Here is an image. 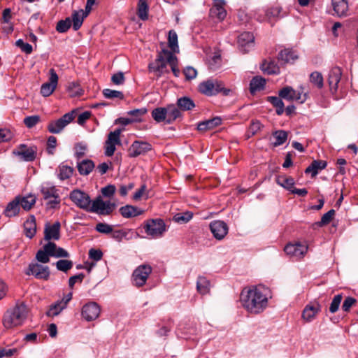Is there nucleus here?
Masks as SVG:
<instances>
[{
	"label": "nucleus",
	"mask_w": 358,
	"mask_h": 358,
	"mask_svg": "<svg viewBox=\"0 0 358 358\" xmlns=\"http://www.w3.org/2000/svg\"><path fill=\"white\" fill-rule=\"evenodd\" d=\"M167 52L172 53L168 50H162L158 53L156 59L148 65L149 71L155 73L158 78L161 77L164 73H169L167 69V64H169L167 59L169 55L166 54Z\"/></svg>",
	"instance_id": "6"
},
{
	"label": "nucleus",
	"mask_w": 358,
	"mask_h": 358,
	"mask_svg": "<svg viewBox=\"0 0 358 358\" xmlns=\"http://www.w3.org/2000/svg\"><path fill=\"white\" fill-rule=\"evenodd\" d=\"M20 210L19 197H16L13 201L8 203L4 214L6 216L11 217L18 214Z\"/></svg>",
	"instance_id": "32"
},
{
	"label": "nucleus",
	"mask_w": 358,
	"mask_h": 358,
	"mask_svg": "<svg viewBox=\"0 0 358 358\" xmlns=\"http://www.w3.org/2000/svg\"><path fill=\"white\" fill-rule=\"evenodd\" d=\"M341 76V69L338 66H334L329 71L328 75V83L331 93L334 94L337 92Z\"/></svg>",
	"instance_id": "22"
},
{
	"label": "nucleus",
	"mask_w": 358,
	"mask_h": 358,
	"mask_svg": "<svg viewBox=\"0 0 358 358\" xmlns=\"http://www.w3.org/2000/svg\"><path fill=\"white\" fill-rule=\"evenodd\" d=\"M95 229L103 234H109L113 232V226L103 222H99L95 227Z\"/></svg>",
	"instance_id": "57"
},
{
	"label": "nucleus",
	"mask_w": 358,
	"mask_h": 358,
	"mask_svg": "<svg viewBox=\"0 0 358 358\" xmlns=\"http://www.w3.org/2000/svg\"><path fill=\"white\" fill-rule=\"evenodd\" d=\"M196 289L201 294L204 295L210 291V281L203 276H199L196 281Z\"/></svg>",
	"instance_id": "40"
},
{
	"label": "nucleus",
	"mask_w": 358,
	"mask_h": 358,
	"mask_svg": "<svg viewBox=\"0 0 358 358\" xmlns=\"http://www.w3.org/2000/svg\"><path fill=\"white\" fill-rule=\"evenodd\" d=\"M193 217V213L190 211H186L184 213H177L173 216V221L177 223H187Z\"/></svg>",
	"instance_id": "49"
},
{
	"label": "nucleus",
	"mask_w": 358,
	"mask_h": 358,
	"mask_svg": "<svg viewBox=\"0 0 358 358\" xmlns=\"http://www.w3.org/2000/svg\"><path fill=\"white\" fill-rule=\"evenodd\" d=\"M199 91L208 96H215L222 93L224 96H229L232 90L224 87L222 81L217 79H208L201 82L198 87Z\"/></svg>",
	"instance_id": "3"
},
{
	"label": "nucleus",
	"mask_w": 358,
	"mask_h": 358,
	"mask_svg": "<svg viewBox=\"0 0 358 358\" xmlns=\"http://www.w3.org/2000/svg\"><path fill=\"white\" fill-rule=\"evenodd\" d=\"M210 229L213 236L217 240L223 239L228 233V226L221 220H215L210 224Z\"/></svg>",
	"instance_id": "20"
},
{
	"label": "nucleus",
	"mask_w": 358,
	"mask_h": 358,
	"mask_svg": "<svg viewBox=\"0 0 358 358\" xmlns=\"http://www.w3.org/2000/svg\"><path fill=\"white\" fill-rule=\"evenodd\" d=\"M262 70L268 75H277L280 73V68L275 61H265L262 64Z\"/></svg>",
	"instance_id": "35"
},
{
	"label": "nucleus",
	"mask_w": 358,
	"mask_h": 358,
	"mask_svg": "<svg viewBox=\"0 0 358 358\" xmlns=\"http://www.w3.org/2000/svg\"><path fill=\"white\" fill-rule=\"evenodd\" d=\"M40 116L31 115L27 116L24 119V123L28 128H32L40 122Z\"/></svg>",
	"instance_id": "59"
},
{
	"label": "nucleus",
	"mask_w": 358,
	"mask_h": 358,
	"mask_svg": "<svg viewBox=\"0 0 358 358\" xmlns=\"http://www.w3.org/2000/svg\"><path fill=\"white\" fill-rule=\"evenodd\" d=\"M277 183L284 188L291 191L293 189L294 180L291 177H278L277 179Z\"/></svg>",
	"instance_id": "51"
},
{
	"label": "nucleus",
	"mask_w": 358,
	"mask_h": 358,
	"mask_svg": "<svg viewBox=\"0 0 358 358\" xmlns=\"http://www.w3.org/2000/svg\"><path fill=\"white\" fill-rule=\"evenodd\" d=\"M255 36L252 33L245 31L241 34L238 37V43L239 49L243 53L249 51V48L253 46Z\"/></svg>",
	"instance_id": "21"
},
{
	"label": "nucleus",
	"mask_w": 358,
	"mask_h": 358,
	"mask_svg": "<svg viewBox=\"0 0 358 358\" xmlns=\"http://www.w3.org/2000/svg\"><path fill=\"white\" fill-rule=\"evenodd\" d=\"M89 257L96 262L101 260L103 257V252L99 249L91 248L89 250Z\"/></svg>",
	"instance_id": "63"
},
{
	"label": "nucleus",
	"mask_w": 358,
	"mask_h": 358,
	"mask_svg": "<svg viewBox=\"0 0 358 358\" xmlns=\"http://www.w3.org/2000/svg\"><path fill=\"white\" fill-rule=\"evenodd\" d=\"M269 290L264 286L244 288L241 293L243 307L251 314H259L268 306Z\"/></svg>",
	"instance_id": "1"
},
{
	"label": "nucleus",
	"mask_w": 358,
	"mask_h": 358,
	"mask_svg": "<svg viewBox=\"0 0 358 358\" xmlns=\"http://www.w3.org/2000/svg\"><path fill=\"white\" fill-rule=\"evenodd\" d=\"M183 73L185 76L186 80H190L194 79L197 76L196 70L192 66H187L183 70Z\"/></svg>",
	"instance_id": "61"
},
{
	"label": "nucleus",
	"mask_w": 358,
	"mask_h": 358,
	"mask_svg": "<svg viewBox=\"0 0 358 358\" xmlns=\"http://www.w3.org/2000/svg\"><path fill=\"white\" fill-rule=\"evenodd\" d=\"M115 207V203L110 201H104L101 196L96 197L92 201L88 212L95 213L99 215H110Z\"/></svg>",
	"instance_id": "10"
},
{
	"label": "nucleus",
	"mask_w": 358,
	"mask_h": 358,
	"mask_svg": "<svg viewBox=\"0 0 358 358\" xmlns=\"http://www.w3.org/2000/svg\"><path fill=\"white\" fill-rule=\"evenodd\" d=\"M57 270L66 273L73 267V262L68 259H60L56 262Z\"/></svg>",
	"instance_id": "53"
},
{
	"label": "nucleus",
	"mask_w": 358,
	"mask_h": 358,
	"mask_svg": "<svg viewBox=\"0 0 358 358\" xmlns=\"http://www.w3.org/2000/svg\"><path fill=\"white\" fill-rule=\"evenodd\" d=\"M167 114V124H171L178 118L182 116V113L177 106L173 104L168 105L166 107Z\"/></svg>",
	"instance_id": "31"
},
{
	"label": "nucleus",
	"mask_w": 358,
	"mask_h": 358,
	"mask_svg": "<svg viewBox=\"0 0 358 358\" xmlns=\"http://www.w3.org/2000/svg\"><path fill=\"white\" fill-rule=\"evenodd\" d=\"M332 6L334 8V10L337 16L344 17L348 15V0H332Z\"/></svg>",
	"instance_id": "26"
},
{
	"label": "nucleus",
	"mask_w": 358,
	"mask_h": 358,
	"mask_svg": "<svg viewBox=\"0 0 358 358\" xmlns=\"http://www.w3.org/2000/svg\"><path fill=\"white\" fill-rule=\"evenodd\" d=\"M100 314V308L95 302L85 304L82 308V316L87 321H92L96 319Z\"/></svg>",
	"instance_id": "19"
},
{
	"label": "nucleus",
	"mask_w": 358,
	"mask_h": 358,
	"mask_svg": "<svg viewBox=\"0 0 358 358\" xmlns=\"http://www.w3.org/2000/svg\"><path fill=\"white\" fill-rule=\"evenodd\" d=\"M58 177L60 180H64L71 178L73 173V169L71 166L61 164L58 167Z\"/></svg>",
	"instance_id": "42"
},
{
	"label": "nucleus",
	"mask_w": 358,
	"mask_h": 358,
	"mask_svg": "<svg viewBox=\"0 0 358 358\" xmlns=\"http://www.w3.org/2000/svg\"><path fill=\"white\" fill-rule=\"evenodd\" d=\"M15 45L17 48H20L22 52H23L26 54H31L33 51L32 46L30 44L24 42V41L22 39H18L15 42Z\"/></svg>",
	"instance_id": "58"
},
{
	"label": "nucleus",
	"mask_w": 358,
	"mask_h": 358,
	"mask_svg": "<svg viewBox=\"0 0 358 358\" xmlns=\"http://www.w3.org/2000/svg\"><path fill=\"white\" fill-rule=\"evenodd\" d=\"M319 303H309L306 306L302 312V318L307 322H311L320 311Z\"/></svg>",
	"instance_id": "25"
},
{
	"label": "nucleus",
	"mask_w": 358,
	"mask_h": 358,
	"mask_svg": "<svg viewBox=\"0 0 358 358\" xmlns=\"http://www.w3.org/2000/svg\"><path fill=\"white\" fill-rule=\"evenodd\" d=\"M49 80L43 83L41 87V94L43 96H49L52 94L57 87L58 83V76L54 69H50L49 71Z\"/></svg>",
	"instance_id": "17"
},
{
	"label": "nucleus",
	"mask_w": 358,
	"mask_h": 358,
	"mask_svg": "<svg viewBox=\"0 0 358 358\" xmlns=\"http://www.w3.org/2000/svg\"><path fill=\"white\" fill-rule=\"evenodd\" d=\"M342 298L343 297L341 294H337L334 297L329 307V311L331 313H334L338 310L339 306L342 301Z\"/></svg>",
	"instance_id": "60"
},
{
	"label": "nucleus",
	"mask_w": 358,
	"mask_h": 358,
	"mask_svg": "<svg viewBox=\"0 0 358 358\" xmlns=\"http://www.w3.org/2000/svg\"><path fill=\"white\" fill-rule=\"evenodd\" d=\"M52 257L56 258L69 257V253L64 248L59 247L58 248L55 244V247L52 252Z\"/></svg>",
	"instance_id": "62"
},
{
	"label": "nucleus",
	"mask_w": 358,
	"mask_h": 358,
	"mask_svg": "<svg viewBox=\"0 0 358 358\" xmlns=\"http://www.w3.org/2000/svg\"><path fill=\"white\" fill-rule=\"evenodd\" d=\"M20 205L25 210H30L35 204L36 198L34 195H28L22 198L19 197Z\"/></svg>",
	"instance_id": "43"
},
{
	"label": "nucleus",
	"mask_w": 358,
	"mask_h": 358,
	"mask_svg": "<svg viewBox=\"0 0 358 358\" xmlns=\"http://www.w3.org/2000/svg\"><path fill=\"white\" fill-rule=\"evenodd\" d=\"M77 168L80 175L87 176L94 169V163L90 159H84L78 163Z\"/></svg>",
	"instance_id": "33"
},
{
	"label": "nucleus",
	"mask_w": 358,
	"mask_h": 358,
	"mask_svg": "<svg viewBox=\"0 0 358 358\" xmlns=\"http://www.w3.org/2000/svg\"><path fill=\"white\" fill-rule=\"evenodd\" d=\"M152 117L157 122L164 121L167 124L166 107H159L152 111Z\"/></svg>",
	"instance_id": "41"
},
{
	"label": "nucleus",
	"mask_w": 358,
	"mask_h": 358,
	"mask_svg": "<svg viewBox=\"0 0 358 358\" xmlns=\"http://www.w3.org/2000/svg\"><path fill=\"white\" fill-rule=\"evenodd\" d=\"M42 199L46 201L45 206L48 209L59 208L61 199L59 189L55 186L50 184H43L40 188Z\"/></svg>",
	"instance_id": "4"
},
{
	"label": "nucleus",
	"mask_w": 358,
	"mask_h": 358,
	"mask_svg": "<svg viewBox=\"0 0 358 358\" xmlns=\"http://www.w3.org/2000/svg\"><path fill=\"white\" fill-rule=\"evenodd\" d=\"M61 224L55 222L52 224H46L44 229V238L46 241H57L60 238Z\"/></svg>",
	"instance_id": "24"
},
{
	"label": "nucleus",
	"mask_w": 358,
	"mask_h": 358,
	"mask_svg": "<svg viewBox=\"0 0 358 358\" xmlns=\"http://www.w3.org/2000/svg\"><path fill=\"white\" fill-rule=\"evenodd\" d=\"M26 274L33 275L37 279L48 280L50 276V270L48 266H43L38 263H31Z\"/></svg>",
	"instance_id": "18"
},
{
	"label": "nucleus",
	"mask_w": 358,
	"mask_h": 358,
	"mask_svg": "<svg viewBox=\"0 0 358 358\" xmlns=\"http://www.w3.org/2000/svg\"><path fill=\"white\" fill-rule=\"evenodd\" d=\"M266 15L270 20H278L282 17L284 14L282 13L281 8L279 6H274L266 10Z\"/></svg>",
	"instance_id": "46"
},
{
	"label": "nucleus",
	"mask_w": 358,
	"mask_h": 358,
	"mask_svg": "<svg viewBox=\"0 0 358 358\" xmlns=\"http://www.w3.org/2000/svg\"><path fill=\"white\" fill-rule=\"evenodd\" d=\"M119 211L121 215L125 218L136 217L141 215L143 213V210L131 205H126L121 207Z\"/></svg>",
	"instance_id": "29"
},
{
	"label": "nucleus",
	"mask_w": 358,
	"mask_h": 358,
	"mask_svg": "<svg viewBox=\"0 0 358 358\" xmlns=\"http://www.w3.org/2000/svg\"><path fill=\"white\" fill-rule=\"evenodd\" d=\"M168 42L169 46L172 51L176 52L178 50V36L173 30H171L169 32Z\"/></svg>",
	"instance_id": "52"
},
{
	"label": "nucleus",
	"mask_w": 358,
	"mask_h": 358,
	"mask_svg": "<svg viewBox=\"0 0 358 358\" xmlns=\"http://www.w3.org/2000/svg\"><path fill=\"white\" fill-rule=\"evenodd\" d=\"M145 108H141L138 109L131 110L127 112V114L133 117L132 120L134 122L140 121L142 116L147 113Z\"/></svg>",
	"instance_id": "55"
},
{
	"label": "nucleus",
	"mask_w": 358,
	"mask_h": 358,
	"mask_svg": "<svg viewBox=\"0 0 358 358\" xmlns=\"http://www.w3.org/2000/svg\"><path fill=\"white\" fill-rule=\"evenodd\" d=\"M273 136L275 139V141L273 142V145L277 147L285 143L287 139V133L283 130H278L273 132Z\"/></svg>",
	"instance_id": "45"
},
{
	"label": "nucleus",
	"mask_w": 358,
	"mask_h": 358,
	"mask_svg": "<svg viewBox=\"0 0 358 358\" xmlns=\"http://www.w3.org/2000/svg\"><path fill=\"white\" fill-rule=\"evenodd\" d=\"M24 233L27 237L31 238H33L36 232V224L35 218L34 217L27 220L24 223Z\"/></svg>",
	"instance_id": "39"
},
{
	"label": "nucleus",
	"mask_w": 358,
	"mask_h": 358,
	"mask_svg": "<svg viewBox=\"0 0 358 358\" xmlns=\"http://www.w3.org/2000/svg\"><path fill=\"white\" fill-rule=\"evenodd\" d=\"M152 145L146 141H135L128 149V156L135 158L140 155H144L152 150Z\"/></svg>",
	"instance_id": "13"
},
{
	"label": "nucleus",
	"mask_w": 358,
	"mask_h": 358,
	"mask_svg": "<svg viewBox=\"0 0 358 358\" xmlns=\"http://www.w3.org/2000/svg\"><path fill=\"white\" fill-rule=\"evenodd\" d=\"M103 94L106 99L117 98L121 100L124 99V94L122 92L111 89H104Z\"/></svg>",
	"instance_id": "54"
},
{
	"label": "nucleus",
	"mask_w": 358,
	"mask_h": 358,
	"mask_svg": "<svg viewBox=\"0 0 358 358\" xmlns=\"http://www.w3.org/2000/svg\"><path fill=\"white\" fill-rule=\"evenodd\" d=\"M266 85V80L261 76H255L250 83V91L251 94H255L263 90Z\"/></svg>",
	"instance_id": "34"
},
{
	"label": "nucleus",
	"mask_w": 358,
	"mask_h": 358,
	"mask_svg": "<svg viewBox=\"0 0 358 358\" xmlns=\"http://www.w3.org/2000/svg\"><path fill=\"white\" fill-rule=\"evenodd\" d=\"M221 56L220 54H214L213 56H210L208 59V64L209 68L215 71L218 69L221 65Z\"/></svg>",
	"instance_id": "50"
},
{
	"label": "nucleus",
	"mask_w": 358,
	"mask_h": 358,
	"mask_svg": "<svg viewBox=\"0 0 358 358\" xmlns=\"http://www.w3.org/2000/svg\"><path fill=\"white\" fill-rule=\"evenodd\" d=\"M334 215H335V210L334 209H331L327 213H324L322 215L321 220L320 222H317L316 224L319 227H322V226L327 225L332 220Z\"/></svg>",
	"instance_id": "56"
},
{
	"label": "nucleus",
	"mask_w": 358,
	"mask_h": 358,
	"mask_svg": "<svg viewBox=\"0 0 358 358\" xmlns=\"http://www.w3.org/2000/svg\"><path fill=\"white\" fill-rule=\"evenodd\" d=\"M226 5L224 0H213V6L209 12L210 17L213 20L224 21L227 15Z\"/></svg>",
	"instance_id": "14"
},
{
	"label": "nucleus",
	"mask_w": 358,
	"mask_h": 358,
	"mask_svg": "<svg viewBox=\"0 0 358 358\" xmlns=\"http://www.w3.org/2000/svg\"><path fill=\"white\" fill-rule=\"evenodd\" d=\"M91 10L87 8L85 10H75L72 13V22H83L85 18L89 15ZM58 22H71L69 17H67L65 20H60Z\"/></svg>",
	"instance_id": "30"
},
{
	"label": "nucleus",
	"mask_w": 358,
	"mask_h": 358,
	"mask_svg": "<svg viewBox=\"0 0 358 358\" xmlns=\"http://www.w3.org/2000/svg\"><path fill=\"white\" fill-rule=\"evenodd\" d=\"M298 58L297 55L292 50L284 49L278 55V59L284 63H292Z\"/></svg>",
	"instance_id": "37"
},
{
	"label": "nucleus",
	"mask_w": 358,
	"mask_h": 358,
	"mask_svg": "<svg viewBox=\"0 0 358 358\" xmlns=\"http://www.w3.org/2000/svg\"><path fill=\"white\" fill-rule=\"evenodd\" d=\"M65 308V303L58 301L50 306L47 315L50 317L57 316Z\"/></svg>",
	"instance_id": "44"
},
{
	"label": "nucleus",
	"mask_w": 358,
	"mask_h": 358,
	"mask_svg": "<svg viewBox=\"0 0 358 358\" xmlns=\"http://www.w3.org/2000/svg\"><path fill=\"white\" fill-rule=\"evenodd\" d=\"M55 247V243L50 241L44 245L42 249L36 252V259L37 261L43 264L48 263L50 262V257H52Z\"/></svg>",
	"instance_id": "23"
},
{
	"label": "nucleus",
	"mask_w": 358,
	"mask_h": 358,
	"mask_svg": "<svg viewBox=\"0 0 358 358\" xmlns=\"http://www.w3.org/2000/svg\"><path fill=\"white\" fill-rule=\"evenodd\" d=\"M327 165V162L323 160H314L313 162L306 169V173H311L313 178L315 177L319 171L323 170Z\"/></svg>",
	"instance_id": "28"
},
{
	"label": "nucleus",
	"mask_w": 358,
	"mask_h": 358,
	"mask_svg": "<svg viewBox=\"0 0 358 358\" xmlns=\"http://www.w3.org/2000/svg\"><path fill=\"white\" fill-rule=\"evenodd\" d=\"M166 54L169 55L167 59L173 75L176 77H178L180 74V71L178 67V62L177 57L173 55V53L167 52Z\"/></svg>",
	"instance_id": "47"
},
{
	"label": "nucleus",
	"mask_w": 358,
	"mask_h": 358,
	"mask_svg": "<svg viewBox=\"0 0 358 358\" xmlns=\"http://www.w3.org/2000/svg\"><path fill=\"white\" fill-rule=\"evenodd\" d=\"M75 117L74 112L64 114L62 117L56 120L50 121L47 127L48 131L51 134H59Z\"/></svg>",
	"instance_id": "9"
},
{
	"label": "nucleus",
	"mask_w": 358,
	"mask_h": 358,
	"mask_svg": "<svg viewBox=\"0 0 358 358\" xmlns=\"http://www.w3.org/2000/svg\"><path fill=\"white\" fill-rule=\"evenodd\" d=\"M278 95L282 99L303 103L308 97V92L305 91V87L301 85L297 90L291 86H285L278 92Z\"/></svg>",
	"instance_id": "5"
},
{
	"label": "nucleus",
	"mask_w": 358,
	"mask_h": 358,
	"mask_svg": "<svg viewBox=\"0 0 358 358\" xmlns=\"http://www.w3.org/2000/svg\"><path fill=\"white\" fill-rule=\"evenodd\" d=\"M144 229L148 236L156 238L166 231V224L162 219H150L146 221Z\"/></svg>",
	"instance_id": "7"
},
{
	"label": "nucleus",
	"mask_w": 358,
	"mask_h": 358,
	"mask_svg": "<svg viewBox=\"0 0 358 358\" xmlns=\"http://www.w3.org/2000/svg\"><path fill=\"white\" fill-rule=\"evenodd\" d=\"M282 99L278 96H267L266 100L271 103L273 107L275 108L276 113L281 115L285 112V104L282 100Z\"/></svg>",
	"instance_id": "36"
},
{
	"label": "nucleus",
	"mask_w": 358,
	"mask_h": 358,
	"mask_svg": "<svg viewBox=\"0 0 358 358\" xmlns=\"http://www.w3.org/2000/svg\"><path fill=\"white\" fill-rule=\"evenodd\" d=\"M310 82L318 89L322 88L324 85V80L322 73L318 71L311 73L310 75Z\"/></svg>",
	"instance_id": "48"
},
{
	"label": "nucleus",
	"mask_w": 358,
	"mask_h": 358,
	"mask_svg": "<svg viewBox=\"0 0 358 358\" xmlns=\"http://www.w3.org/2000/svg\"><path fill=\"white\" fill-rule=\"evenodd\" d=\"M177 106L181 111L190 110L195 107L194 102L189 97L183 96L178 99Z\"/></svg>",
	"instance_id": "38"
},
{
	"label": "nucleus",
	"mask_w": 358,
	"mask_h": 358,
	"mask_svg": "<svg viewBox=\"0 0 358 358\" xmlns=\"http://www.w3.org/2000/svg\"><path fill=\"white\" fill-rule=\"evenodd\" d=\"M69 198L78 208L88 212L92 203L88 194L80 189H74L70 193Z\"/></svg>",
	"instance_id": "11"
},
{
	"label": "nucleus",
	"mask_w": 358,
	"mask_h": 358,
	"mask_svg": "<svg viewBox=\"0 0 358 358\" xmlns=\"http://www.w3.org/2000/svg\"><path fill=\"white\" fill-rule=\"evenodd\" d=\"M27 307L24 303H17L6 310L3 317V324L6 329L22 325L27 318Z\"/></svg>",
	"instance_id": "2"
},
{
	"label": "nucleus",
	"mask_w": 358,
	"mask_h": 358,
	"mask_svg": "<svg viewBox=\"0 0 358 358\" xmlns=\"http://www.w3.org/2000/svg\"><path fill=\"white\" fill-rule=\"evenodd\" d=\"M121 129H116L115 131H111L108 134L107 140L106 141L104 145V153L106 156H113L116 150L115 146L121 145Z\"/></svg>",
	"instance_id": "12"
},
{
	"label": "nucleus",
	"mask_w": 358,
	"mask_h": 358,
	"mask_svg": "<svg viewBox=\"0 0 358 358\" xmlns=\"http://www.w3.org/2000/svg\"><path fill=\"white\" fill-rule=\"evenodd\" d=\"M152 268L149 264H141L134 271L131 275V280L134 285L140 287L143 286L152 273Z\"/></svg>",
	"instance_id": "8"
},
{
	"label": "nucleus",
	"mask_w": 358,
	"mask_h": 358,
	"mask_svg": "<svg viewBox=\"0 0 358 358\" xmlns=\"http://www.w3.org/2000/svg\"><path fill=\"white\" fill-rule=\"evenodd\" d=\"M13 154L23 161L32 162L36 159V148L21 144L13 150Z\"/></svg>",
	"instance_id": "16"
},
{
	"label": "nucleus",
	"mask_w": 358,
	"mask_h": 358,
	"mask_svg": "<svg viewBox=\"0 0 358 358\" xmlns=\"http://www.w3.org/2000/svg\"><path fill=\"white\" fill-rule=\"evenodd\" d=\"M222 123V119L219 117H215L210 120H207L201 122L198 124L197 129L199 131H207L211 130L216 127L220 125Z\"/></svg>",
	"instance_id": "27"
},
{
	"label": "nucleus",
	"mask_w": 358,
	"mask_h": 358,
	"mask_svg": "<svg viewBox=\"0 0 358 358\" xmlns=\"http://www.w3.org/2000/svg\"><path fill=\"white\" fill-rule=\"evenodd\" d=\"M147 10H148L147 5L145 3H141L138 6V15L139 18L143 21H145L148 19Z\"/></svg>",
	"instance_id": "64"
},
{
	"label": "nucleus",
	"mask_w": 358,
	"mask_h": 358,
	"mask_svg": "<svg viewBox=\"0 0 358 358\" xmlns=\"http://www.w3.org/2000/svg\"><path fill=\"white\" fill-rule=\"evenodd\" d=\"M285 252L296 259L303 258L308 251V246L300 243H289L284 248Z\"/></svg>",
	"instance_id": "15"
}]
</instances>
